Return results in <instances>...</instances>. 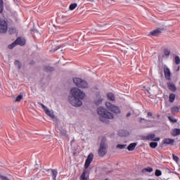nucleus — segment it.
<instances>
[{
	"instance_id": "obj_43",
	"label": "nucleus",
	"mask_w": 180,
	"mask_h": 180,
	"mask_svg": "<svg viewBox=\"0 0 180 180\" xmlns=\"http://www.w3.org/2000/svg\"><path fill=\"white\" fill-rule=\"evenodd\" d=\"M32 31L34 32V33H39V30H36V29H32Z\"/></svg>"
},
{
	"instance_id": "obj_29",
	"label": "nucleus",
	"mask_w": 180,
	"mask_h": 180,
	"mask_svg": "<svg viewBox=\"0 0 180 180\" xmlns=\"http://www.w3.org/2000/svg\"><path fill=\"white\" fill-rule=\"evenodd\" d=\"M77 6L78 4L77 3H73L70 5L69 9L70 11H74V9H75V8H77Z\"/></svg>"
},
{
	"instance_id": "obj_42",
	"label": "nucleus",
	"mask_w": 180,
	"mask_h": 180,
	"mask_svg": "<svg viewBox=\"0 0 180 180\" xmlns=\"http://www.w3.org/2000/svg\"><path fill=\"white\" fill-rule=\"evenodd\" d=\"M126 4H131L133 2V0H125Z\"/></svg>"
},
{
	"instance_id": "obj_11",
	"label": "nucleus",
	"mask_w": 180,
	"mask_h": 180,
	"mask_svg": "<svg viewBox=\"0 0 180 180\" xmlns=\"http://www.w3.org/2000/svg\"><path fill=\"white\" fill-rule=\"evenodd\" d=\"M161 30H162V28H157L155 30H153V31L150 32L148 36H153L155 37H158V36H160L161 33H162Z\"/></svg>"
},
{
	"instance_id": "obj_28",
	"label": "nucleus",
	"mask_w": 180,
	"mask_h": 180,
	"mask_svg": "<svg viewBox=\"0 0 180 180\" xmlns=\"http://www.w3.org/2000/svg\"><path fill=\"white\" fill-rule=\"evenodd\" d=\"M164 55L166 56V57H169L171 54V51L168 49H165L163 50Z\"/></svg>"
},
{
	"instance_id": "obj_48",
	"label": "nucleus",
	"mask_w": 180,
	"mask_h": 180,
	"mask_svg": "<svg viewBox=\"0 0 180 180\" xmlns=\"http://www.w3.org/2000/svg\"><path fill=\"white\" fill-rule=\"evenodd\" d=\"M173 174H175V175H179L178 172H172Z\"/></svg>"
},
{
	"instance_id": "obj_6",
	"label": "nucleus",
	"mask_w": 180,
	"mask_h": 180,
	"mask_svg": "<svg viewBox=\"0 0 180 180\" xmlns=\"http://www.w3.org/2000/svg\"><path fill=\"white\" fill-rule=\"evenodd\" d=\"M106 148H108V145L106 144V143H105V141L102 139L98 149L99 157H105V155L108 154V150H106Z\"/></svg>"
},
{
	"instance_id": "obj_15",
	"label": "nucleus",
	"mask_w": 180,
	"mask_h": 180,
	"mask_svg": "<svg viewBox=\"0 0 180 180\" xmlns=\"http://www.w3.org/2000/svg\"><path fill=\"white\" fill-rule=\"evenodd\" d=\"M43 71H44V72H54V71H56V68L53 67V66H49V65H45L43 68Z\"/></svg>"
},
{
	"instance_id": "obj_22",
	"label": "nucleus",
	"mask_w": 180,
	"mask_h": 180,
	"mask_svg": "<svg viewBox=\"0 0 180 180\" xmlns=\"http://www.w3.org/2000/svg\"><path fill=\"white\" fill-rule=\"evenodd\" d=\"M107 98L109 99V101H115V94L112 92H109L107 94Z\"/></svg>"
},
{
	"instance_id": "obj_14",
	"label": "nucleus",
	"mask_w": 180,
	"mask_h": 180,
	"mask_svg": "<svg viewBox=\"0 0 180 180\" xmlns=\"http://www.w3.org/2000/svg\"><path fill=\"white\" fill-rule=\"evenodd\" d=\"M167 85L169 91H172V92H176V86H175V84H174V82H169L167 83Z\"/></svg>"
},
{
	"instance_id": "obj_45",
	"label": "nucleus",
	"mask_w": 180,
	"mask_h": 180,
	"mask_svg": "<svg viewBox=\"0 0 180 180\" xmlns=\"http://www.w3.org/2000/svg\"><path fill=\"white\" fill-rule=\"evenodd\" d=\"M131 116V112H128L126 115V117H130Z\"/></svg>"
},
{
	"instance_id": "obj_9",
	"label": "nucleus",
	"mask_w": 180,
	"mask_h": 180,
	"mask_svg": "<svg viewBox=\"0 0 180 180\" xmlns=\"http://www.w3.org/2000/svg\"><path fill=\"white\" fill-rule=\"evenodd\" d=\"M163 68L165 79L167 81H171V70L166 65H164Z\"/></svg>"
},
{
	"instance_id": "obj_23",
	"label": "nucleus",
	"mask_w": 180,
	"mask_h": 180,
	"mask_svg": "<svg viewBox=\"0 0 180 180\" xmlns=\"http://www.w3.org/2000/svg\"><path fill=\"white\" fill-rule=\"evenodd\" d=\"M171 112L174 115L175 113H179V107L174 105L171 108Z\"/></svg>"
},
{
	"instance_id": "obj_38",
	"label": "nucleus",
	"mask_w": 180,
	"mask_h": 180,
	"mask_svg": "<svg viewBox=\"0 0 180 180\" xmlns=\"http://www.w3.org/2000/svg\"><path fill=\"white\" fill-rule=\"evenodd\" d=\"M143 120L144 121V122H150V120H146L145 118H143V117H139V123H141V122H143Z\"/></svg>"
},
{
	"instance_id": "obj_49",
	"label": "nucleus",
	"mask_w": 180,
	"mask_h": 180,
	"mask_svg": "<svg viewBox=\"0 0 180 180\" xmlns=\"http://www.w3.org/2000/svg\"><path fill=\"white\" fill-rule=\"evenodd\" d=\"M157 117H158V118H160V117H161V115H160V114H158V115H157Z\"/></svg>"
},
{
	"instance_id": "obj_34",
	"label": "nucleus",
	"mask_w": 180,
	"mask_h": 180,
	"mask_svg": "<svg viewBox=\"0 0 180 180\" xmlns=\"http://www.w3.org/2000/svg\"><path fill=\"white\" fill-rule=\"evenodd\" d=\"M59 49H61V45H59L58 46H56L55 48H53L51 50H50L51 53H56L57 50H59Z\"/></svg>"
},
{
	"instance_id": "obj_8",
	"label": "nucleus",
	"mask_w": 180,
	"mask_h": 180,
	"mask_svg": "<svg viewBox=\"0 0 180 180\" xmlns=\"http://www.w3.org/2000/svg\"><path fill=\"white\" fill-rule=\"evenodd\" d=\"M8 32V22L4 19H0V33Z\"/></svg>"
},
{
	"instance_id": "obj_40",
	"label": "nucleus",
	"mask_w": 180,
	"mask_h": 180,
	"mask_svg": "<svg viewBox=\"0 0 180 180\" xmlns=\"http://www.w3.org/2000/svg\"><path fill=\"white\" fill-rule=\"evenodd\" d=\"M158 73L161 75V77H162V68H161L160 66H159Z\"/></svg>"
},
{
	"instance_id": "obj_27",
	"label": "nucleus",
	"mask_w": 180,
	"mask_h": 180,
	"mask_svg": "<svg viewBox=\"0 0 180 180\" xmlns=\"http://www.w3.org/2000/svg\"><path fill=\"white\" fill-rule=\"evenodd\" d=\"M174 63L176 65H179L180 64V58L179 56H175L174 58Z\"/></svg>"
},
{
	"instance_id": "obj_44",
	"label": "nucleus",
	"mask_w": 180,
	"mask_h": 180,
	"mask_svg": "<svg viewBox=\"0 0 180 180\" xmlns=\"http://www.w3.org/2000/svg\"><path fill=\"white\" fill-rule=\"evenodd\" d=\"M151 116H153V112H148V117H151Z\"/></svg>"
},
{
	"instance_id": "obj_19",
	"label": "nucleus",
	"mask_w": 180,
	"mask_h": 180,
	"mask_svg": "<svg viewBox=\"0 0 180 180\" xmlns=\"http://www.w3.org/2000/svg\"><path fill=\"white\" fill-rule=\"evenodd\" d=\"M58 130H59L60 134H61V136H63V137H65V139H68L69 136L67 134V130H65L64 129H61V128H58Z\"/></svg>"
},
{
	"instance_id": "obj_51",
	"label": "nucleus",
	"mask_w": 180,
	"mask_h": 180,
	"mask_svg": "<svg viewBox=\"0 0 180 180\" xmlns=\"http://www.w3.org/2000/svg\"><path fill=\"white\" fill-rule=\"evenodd\" d=\"M75 140L72 139L71 141H70V144H72V143H74Z\"/></svg>"
},
{
	"instance_id": "obj_53",
	"label": "nucleus",
	"mask_w": 180,
	"mask_h": 180,
	"mask_svg": "<svg viewBox=\"0 0 180 180\" xmlns=\"http://www.w3.org/2000/svg\"><path fill=\"white\" fill-rule=\"evenodd\" d=\"M105 180H108V179H105Z\"/></svg>"
},
{
	"instance_id": "obj_41",
	"label": "nucleus",
	"mask_w": 180,
	"mask_h": 180,
	"mask_svg": "<svg viewBox=\"0 0 180 180\" xmlns=\"http://www.w3.org/2000/svg\"><path fill=\"white\" fill-rule=\"evenodd\" d=\"M112 172H113V169L110 170V171H107V172H105V174H106V175H109V174H112Z\"/></svg>"
},
{
	"instance_id": "obj_30",
	"label": "nucleus",
	"mask_w": 180,
	"mask_h": 180,
	"mask_svg": "<svg viewBox=\"0 0 180 180\" xmlns=\"http://www.w3.org/2000/svg\"><path fill=\"white\" fill-rule=\"evenodd\" d=\"M23 99V94H19L15 100V102H20Z\"/></svg>"
},
{
	"instance_id": "obj_26",
	"label": "nucleus",
	"mask_w": 180,
	"mask_h": 180,
	"mask_svg": "<svg viewBox=\"0 0 180 180\" xmlns=\"http://www.w3.org/2000/svg\"><path fill=\"white\" fill-rule=\"evenodd\" d=\"M16 46H18V44L16 43V41H14L13 42H12L11 44L8 45V49L10 50H12L13 49H15Z\"/></svg>"
},
{
	"instance_id": "obj_50",
	"label": "nucleus",
	"mask_w": 180,
	"mask_h": 180,
	"mask_svg": "<svg viewBox=\"0 0 180 180\" xmlns=\"http://www.w3.org/2000/svg\"><path fill=\"white\" fill-rule=\"evenodd\" d=\"M86 1H89V2H95V0H86Z\"/></svg>"
},
{
	"instance_id": "obj_16",
	"label": "nucleus",
	"mask_w": 180,
	"mask_h": 180,
	"mask_svg": "<svg viewBox=\"0 0 180 180\" xmlns=\"http://www.w3.org/2000/svg\"><path fill=\"white\" fill-rule=\"evenodd\" d=\"M171 136H172L173 137H176L178 136H180V129L174 128L172 129Z\"/></svg>"
},
{
	"instance_id": "obj_5",
	"label": "nucleus",
	"mask_w": 180,
	"mask_h": 180,
	"mask_svg": "<svg viewBox=\"0 0 180 180\" xmlns=\"http://www.w3.org/2000/svg\"><path fill=\"white\" fill-rule=\"evenodd\" d=\"M105 108L111 113H115V115H120V113H122V110H120V107L115 104H112L110 102H105Z\"/></svg>"
},
{
	"instance_id": "obj_2",
	"label": "nucleus",
	"mask_w": 180,
	"mask_h": 180,
	"mask_svg": "<svg viewBox=\"0 0 180 180\" xmlns=\"http://www.w3.org/2000/svg\"><path fill=\"white\" fill-rule=\"evenodd\" d=\"M97 115L99 116L98 120L105 124H110V120L115 119V115L103 106L97 108Z\"/></svg>"
},
{
	"instance_id": "obj_3",
	"label": "nucleus",
	"mask_w": 180,
	"mask_h": 180,
	"mask_svg": "<svg viewBox=\"0 0 180 180\" xmlns=\"http://www.w3.org/2000/svg\"><path fill=\"white\" fill-rule=\"evenodd\" d=\"M92 161H94V153H91L89 154V155L87 156V158L86 159V161L84 163V167L80 176V180L89 179V174H91V172L88 171V169L91 166Z\"/></svg>"
},
{
	"instance_id": "obj_36",
	"label": "nucleus",
	"mask_w": 180,
	"mask_h": 180,
	"mask_svg": "<svg viewBox=\"0 0 180 180\" xmlns=\"http://www.w3.org/2000/svg\"><path fill=\"white\" fill-rule=\"evenodd\" d=\"M8 32H9L10 34H15V33H16V29L9 28Z\"/></svg>"
},
{
	"instance_id": "obj_35",
	"label": "nucleus",
	"mask_w": 180,
	"mask_h": 180,
	"mask_svg": "<svg viewBox=\"0 0 180 180\" xmlns=\"http://www.w3.org/2000/svg\"><path fill=\"white\" fill-rule=\"evenodd\" d=\"M4 12V0H0V13Z\"/></svg>"
},
{
	"instance_id": "obj_24",
	"label": "nucleus",
	"mask_w": 180,
	"mask_h": 180,
	"mask_svg": "<svg viewBox=\"0 0 180 180\" xmlns=\"http://www.w3.org/2000/svg\"><path fill=\"white\" fill-rule=\"evenodd\" d=\"M103 101V98L98 97L97 100H95L94 103L96 105V106H99V105L102 104V102Z\"/></svg>"
},
{
	"instance_id": "obj_1",
	"label": "nucleus",
	"mask_w": 180,
	"mask_h": 180,
	"mask_svg": "<svg viewBox=\"0 0 180 180\" xmlns=\"http://www.w3.org/2000/svg\"><path fill=\"white\" fill-rule=\"evenodd\" d=\"M72 81L77 87H73L70 89L68 96V102L74 108H81L84 105L82 101L86 96V94L82 89H88L89 84L86 80L80 77H73Z\"/></svg>"
},
{
	"instance_id": "obj_37",
	"label": "nucleus",
	"mask_w": 180,
	"mask_h": 180,
	"mask_svg": "<svg viewBox=\"0 0 180 180\" xmlns=\"http://www.w3.org/2000/svg\"><path fill=\"white\" fill-rule=\"evenodd\" d=\"M172 158L176 162H178V161H179V158L174 153L172 154Z\"/></svg>"
},
{
	"instance_id": "obj_46",
	"label": "nucleus",
	"mask_w": 180,
	"mask_h": 180,
	"mask_svg": "<svg viewBox=\"0 0 180 180\" xmlns=\"http://www.w3.org/2000/svg\"><path fill=\"white\" fill-rule=\"evenodd\" d=\"M103 26H107L106 29H109L110 25L108 24H104Z\"/></svg>"
},
{
	"instance_id": "obj_33",
	"label": "nucleus",
	"mask_w": 180,
	"mask_h": 180,
	"mask_svg": "<svg viewBox=\"0 0 180 180\" xmlns=\"http://www.w3.org/2000/svg\"><path fill=\"white\" fill-rule=\"evenodd\" d=\"M155 176H161L162 175V172L158 169H157L155 172Z\"/></svg>"
},
{
	"instance_id": "obj_31",
	"label": "nucleus",
	"mask_w": 180,
	"mask_h": 180,
	"mask_svg": "<svg viewBox=\"0 0 180 180\" xmlns=\"http://www.w3.org/2000/svg\"><path fill=\"white\" fill-rule=\"evenodd\" d=\"M167 119L171 123H176L178 122V120L173 118L172 116H169Z\"/></svg>"
},
{
	"instance_id": "obj_47",
	"label": "nucleus",
	"mask_w": 180,
	"mask_h": 180,
	"mask_svg": "<svg viewBox=\"0 0 180 180\" xmlns=\"http://www.w3.org/2000/svg\"><path fill=\"white\" fill-rule=\"evenodd\" d=\"M179 70H180V66H178L176 71L178 72V71H179Z\"/></svg>"
},
{
	"instance_id": "obj_10",
	"label": "nucleus",
	"mask_w": 180,
	"mask_h": 180,
	"mask_svg": "<svg viewBox=\"0 0 180 180\" xmlns=\"http://www.w3.org/2000/svg\"><path fill=\"white\" fill-rule=\"evenodd\" d=\"M174 143H175V139L166 138L162 141V143L160 144V147L162 148L163 144H166V146H174Z\"/></svg>"
},
{
	"instance_id": "obj_7",
	"label": "nucleus",
	"mask_w": 180,
	"mask_h": 180,
	"mask_svg": "<svg viewBox=\"0 0 180 180\" xmlns=\"http://www.w3.org/2000/svg\"><path fill=\"white\" fill-rule=\"evenodd\" d=\"M38 105H40L41 106L42 109H44L45 113L51 117V119H56V115H54L53 112H51L47 106H46L44 104H43L41 102H38Z\"/></svg>"
},
{
	"instance_id": "obj_25",
	"label": "nucleus",
	"mask_w": 180,
	"mask_h": 180,
	"mask_svg": "<svg viewBox=\"0 0 180 180\" xmlns=\"http://www.w3.org/2000/svg\"><path fill=\"white\" fill-rule=\"evenodd\" d=\"M14 65L17 67L18 70H22V63H20L19 60H15L14 61Z\"/></svg>"
},
{
	"instance_id": "obj_20",
	"label": "nucleus",
	"mask_w": 180,
	"mask_h": 180,
	"mask_svg": "<svg viewBox=\"0 0 180 180\" xmlns=\"http://www.w3.org/2000/svg\"><path fill=\"white\" fill-rule=\"evenodd\" d=\"M175 98H176V95L174 93H171L169 96V102L170 103H174V101H175Z\"/></svg>"
},
{
	"instance_id": "obj_39",
	"label": "nucleus",
	"mask_w": 180,
	"mask_h": 180,
	"mask_svg": "<svg viewBox=\"0 0 180 180\" xmlns=\"http://www.w3.org/2000/svg\"><path fill=\"white\" fill-rule=\"evenodd\" d=\"M36 64V61L34 60H31L29 63V65H34Z\"/></svg>"
},
{
	"instance_id": "obj_32",
	"label": "nucleus",
	"mask_w": 180,
	"mask_h": 180,
	"mask_svg": "<svg viewBox=\"0 0 180 180\" xmlns=\"http://www.w3.org/2000/svg\"><path fill=\"white\" fill-rule=\"evenodd\" d=\"M127 144L119 143L117 145V148H120V150H123L127 147Z\"/></svg>"
},
{
	"instance_id": "obj_52",
	"label": "nucleus",
	"mask_w": 180,
	"mask_h": 180,
	"mask_svg": "<svg viewBox=\"0 0 180 180\" xmlns=\"http://www.w3.org/2000/svg\"><path fill=\"white\" fill-rule=\"evenodd\" d=\"M146 91L148 94H150V90H148V89H146Z\"/></svg>"
},
{
	"instance_id": "obj_4",
	"label": "nucleus",
	"mask_w": 180,
	"mask_h": 180,
	"mask_svg": "<svg viewBox=\"0 0 180 180\" xmlns=\"http://www.w3.org/2000/svg\"><path fill=\"white\" fill-rule=\"evenodd\" d=\"M141 140H148L150 141L149 143V147L150 148H157L158 147V142L161 139L160 137H155V134H149L147 136H141Z\"/></svg>"
},
{
	"instance_id": "obj_18",
	"label": "nucleus",
	"mask_w": 180,
	"mask_h": 180,
	"mask_svg": "<svg viewBox=\"0 0 180 180\" xmlns=\"http://www.w3.org/2000/svg\"><path fill=\"white\" fill-rule=\"evenodd\" d=\"M129 135L130 133L127 130H122L119 132V136H120V137H129Z\"/></svg>"
},
{
	"instance_id": "obj_21",
	"label": "nucleus",
	"mask_w": 180,
	"mask_h": 180,
	"mask_svg": "<svg viewBox=\"0 0 180 180\" xmlns=\"http://www.w3.org/2000/svg\"><path fill=\"white\" fill-rule=\"evenodd\" d=\"M153 171H154V169H153V167H146V168L143 169L141 170V172H142V174H146V172L151 173V172H153Z\"/></svg>"
},
{
	"instance_id": "obj_13",
	"label": "nucleus",
	"mask_w": 180,
	"mask_h": 180,
	"mask_svg": "<svg viewBox=\"0 0 180 180\" xmlns=\"http://www.w3.org/2000/svg\"><path fill=\"white\" fill-rule=\"evenodd\" d=\"M45 171L46 172H51L53 180H57V175H58V172L57 171V169H46Z\"/></svg>"
},
{
	"instance_id": "obj_12",
	"label": "nucleus",
	"mask_w": 180,
	"mask_h": 180,
	"mask_svg": "<svg viewBox=\"0 0 180 180\" xmlns=\"http://www.w3.org/2000/svg\"><path fill=\"white\" fill-rule=\"evenodd\" d=\"M15 43L17 44V46H23L26 45V39L22 37H18L15 39Z\"/></svg>"
},
{
	"instance_id": "obj_17",
	"label": "nucleus",
	"mask_w": 180,
	"mask_h": 180,
	"mask_svg": "<svg viewBox=\"0 0 180 180\" xmlns=\"http://www.w3.org/2000/svg\"><path fill=\"white\" fill-rule=\"evenodd\" d=\"M136 146L137 142L131 143L127 147V150H128V151H134V149L136 148Z\"/></svg>"
}]
</instances>
